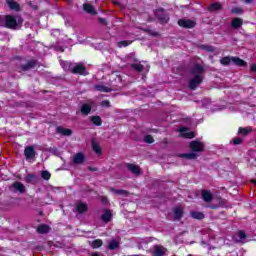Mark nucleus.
<instances>
[{
	"mask_svg": "<svg viewBox=\"0 0 256 256\" xmlns=\"http://www.w3.org/2000/svg\"><path fill=\"white\" fill-rule=\"evenodd\" d=\"M144 141L145 143H149V144L155 143V139L153 138L152 135H149V134L144 137Z\"/></svg>",
	"mask_w": 256,
	"mask_h": 256,
	"instance_id": "ea45409f",
	"label": "nucleus"
},
{
	"mask_svg": "<svg viewBox=\"0 0 256 256\" xmlns=\"http://www.w3.org/2000/svg\"><path fill=\"white\" fill-rule=\"evenodd\" d=\"M73 163H81V161H75V162H73Z\"/></svg>",
	"mask_w": 256,
	"mask_h": 256,
	"instance_id": "4d7b16f0",
	"label": "nucleus"
},
{
	"mask_svg": "<svg viewBox=\"0 0 256 256\" xmlns=\"http://www.w3.org/2000/svg\"><path fill=\"white\" fill-rule=\"evenodd\" d=\"M208 207H210V209H217V206H215V205H211V206H208Z\"/></svg>",
	"mask_w": 256,
	"mask_h": 256,
	"instance_id": "864d4df0",
	"label": "nucleus"
},
{
	"mask_svg": "<svg viewBox=\"0 0 256 256\" xmlns=\"http://www.w3.org/2000/svg\"><path fill=\"white\" fill-rule=\"evenodd\" d=\"M42 179H45L46 181H49L51 179V173H49V171H43L42 172Z\"/></svg>",
	"mask_w": 256,
	"mask_h": 256,
	"instance_id": "a19ab883",
	"label": "nucleus"
},
{
	"mask_svg": "<svg viewBox=\"0 0 256 256\" xmlns=\"http://www.w3.org/2000/svg\"><path fill=\"white\" fill-rule=\"evenodd\" d=\"M232 63H234V65H236L237 67H247V63L245 62V60L239 57L232 56Z\"/></svg>",
	"mask_w": 256,
	"mask_h": 256,
	"instance_id": "a211bd4d",
	"label": "nucleus"
},
{
	"mask_svg": "<svg viewBox=\"0 0 256 256\" xmlns=\"http://www.w3.org/2000/svg\"><path fill=\"white\" fill-rule=\"evenodd\" d=\"M178 25L179 27H182V29H194V27L197 25V22L191 19H179Z\"/></svg>",
	"mask_w": 256,
	"mask_h": 256,
	"instance_id": "39448f33",
	"label": "nucleus"
},
{
	"mask_svg": "<svg viewBox=\"0 0 256 256\" xmlns=\"http://www.w3.org/2000/svg\"><path fill=\"white\" fill-rule=\"evenodd\" d=\"M26 183H31L32 185H35V183H37V176H35L34 174L27 175Z\"/></svg>",
	"mask_w": 256,
	"mask_h": 256,
	"instance_id": "473e14b6",
	"label": "nucleus"
},
{
	"mask_svg": "<svg viewBox=\"0 0 256 256\" xmlns=\"http://www.w3.org/2000/svg\"><path fill=\"white\" fill-rule=\"evenodd\" d=\"M91 109H93V102L91 104L84 103V104H82V106L80 108V112L82 115L87 117V115H89V113H91Z\"/></svg>",
	"mask_w": 256,
	"mask_h": 256,
	"instance_id": "9d476101",
	"label": "nucleus"
},
{
	"mask_svg": "<svg viewBox=\"0 0 256 256\" xmlns=\"http://www.w3.org/2000/svg\"><path fill=\"white\" fill-rule=\"evenodd\" d=\"M100 201L103 205H109V199L107 198V196L100 197Z\"/></svg>",
	"mask_w": 256,
	"mask_h": 256,
	"instance_id": "a18cd8bd",
	"label": "nucleus"
},
{
	"mask_svg": "<svg viewBox=\"0 0 256 256\" xmlns=\"http://www.w3.org/2000/svg\"><path fill=\"white\" fill-rule=\"evenodd\" d=\"M102 105H103L104 107H110V102H109V100H104V101H102Z\"/></svg>",
	"mask_w": 256,
	"mask_h": 256,
	"instance_id": "de8ad7c7",
	"label": "nucleus"
},
{
	"mask_svg": "<svg viewBox=\"0 0 256 256\" xmlns=\"http://www.w3.org/2000/svg\"><path fill=\"white\" fill-rule=\"evenodd\" d=\"M255 0H245V3H253Z\"/></svg>",
	"mask_w": 256,
	"mask_h": 256,
	"instance_id": "5fc2aeb1",
	"label": "nucleus"
},
{
	"mask_svg": "<svg viewBox=\"0 0 256 256\" xmlns=\"http://www.w3.org/2000/svg\"><path fill=\"white\" fill-rule=\"evenodd\" d=\"M19 23H23V19L15 18L13 15H5L3 20H0V27H6V29H17Z\"/></svg>",
	"mask_w": 256,
	"mask_h": 256,
	"instance_id": "f03ea898",
	"label": "nucleus"
},
{
	"mask_svg": "<svg viewBox=\"0 0 256 256\" xmlns=\"http://www.w3.org/2000/svg\"><path fill=\"white\" fill-rule=\"evenodd\" d=\"M92 149H93L94 153L96 155H98V157H100V155H103V149H101V146L99 145V143L93 141L92 142Z\"/></svg>",
	"mask_w": 256,
	"mask_h": 256,
	"instance_id": "5701e85b",
	"label": "nucleus"
},
{
	"mask_svg": "<svg viewBox=\"0 0 256 256\" xmlns=\"http://www.w3.org/2000/svg\"><path fill=\"white\" fill-rule=\"evenodd\" d=\"M189 139H193V132H191L190 134H188Z\"/></svg>",
	"mask_w": 256,
	"mask_h": 256,
	"instance_id": "603ef678",
	"label": "nucleus"
},
{
	"mask_svg": "<svg viewBox=\"0 0 256 256\" xmlns=\"http://www.w3.org/2000/svg\"><path fill=\"white\" fill-rule=\"evenodd\" d=\"M126 167L130 173H133V175H141V167L131 163H127Z\"/></svg>",
	"mask_w": 256,
	"mask_h": 256,
	"instance_id": "ddd939ff",
	"label": "nucleus"
},
{
	"mask_svg": "<svg viewBox=\"0 0 256 256\" xmlns=\"http://www.w3.org/2000/svg\"><path fill=\"white\" fill-rule=\"evenodd\" d=\"M103 246V240L101 239H96L92 242V249H99V247H102Z\"/></svg>",
	"mask_w": 256,
	"mask_h": 256,
	"instance_id": "f704fd0d",
	"label": "nucleus"
},
{
	"mask_svg": "<svg viewBox=\"0 0 256 256\" xmlns=\"http://www.w3.org/2000/svg\"><path fill=\"white\" fill-rule=\"evenodd\" d=\"M191 217L193 219H205V214H203L202 212H191Z\"/></svg>",
	"mask_w": 256,
	"mask_h": 256,
	"instance_id": "c9c22d12",
	"label": "nucleus"
},
{
	"mask_svg": "<svg viewBox=\"0 0 256 256\" xmlns=\"http://www.w3.org/2000/svg\"><path fill=\"white\" fill-rule=\"evenodd\" d=\"M90 121L95 125L96 127H101L103 125V119L99 115L91 116Z\"/></svg>",
	"mask_w": 256,
	"mask_h": 256,
	"instance_id": "6ab92c4d",
	"label": "nucleus"
},
{
	"mask_svg": "<svg viewBox=\"0 0 256 256\" xmlns=\"http://www.w3.org/2000/svg\"><path fill=\"white\" fill-rule=\"evenodd\" d=\"M76 211L80 215H83V213H87V211H89V206L87 205V203L78 202L76 204Z\"/></svg>",
	"mask_w": 256,
	"mask_h": 256,
	"instance_id": "9b49d317",
	"label": "nucleus"
},
{
	"mask_svg": "<svg viewBox=\"0 0 256 256\" xmlns=\"http://www.w3.org/2000/svg\"><path fill=\"white\" fill-rule=\"evenodd\" d=\"M221 9H223V4L219 2H214L208 7V11H210V13H213L215 11H221Z\"/></svg>",
	"mask_w": 256,
	"mask_h": 256,
	"instance_id": "dca6fc26",
	"label": "nucleus"
},
{
	"mask_svg": "<svg viewBox=\"0 0 256 256\" xmlns=\"http://www.w3.org/2000/svg\"><path fill=\"white\" fill-rule=\"evenodd\" d=\"M131 68L134 69V71H137L138 73H142L143 69H145L143 64L139 63H132Z\"/></svg>",
	"mask_w": 256,
	"mask_h": 256,
	"instance_id": "2f4dec72",
	"label": "nucleus"
},
{
	"mask_svg": "<svg viewBox=\"0 0 256 256\" xmlns=\"http://www.w3.org/2000/svg\"><path fill=\"white\" fill-rule=\"evenodd\" d=\"M141 31H143L144 33H147V35H150V37H161V34L157 31H153L149 28H140Z\"/></svg>",
	"mask_w": 256,
	"mask_h": 256,
	"instance_id": "a878e982",
	"label": "nucleus"
},
{
	"mask_svg": "<svg viewBox=\"0 0 256 256\" xmlns=\"http://www.w3.org/2000/svg\"><path fill=\"white\" fill-rule=\"evenodd\" d=\"M89 171H97V168L95 167H88Z\"/></svg>",
	"mask_w": 256,
	"mask_h": 256,
	"instance_id": "8fccbe9b",
	"label": "nucleus"
},
{
	"mask_svg": "<svg viewBox=\"0 0 256 256\" xmlns=\"http://www.w3.org/2000/svg\"><path fill=\"white\" fill-rule=\"evenodd\" d=\"M7 4L12 11H20L21 9V6L14 0H7Z\"/></svg>",
	"mask_w": 256,
	"mask_h": 256,
	"instance_id": "b1692460",
	"label": "nucleus"
},
{
	"mask_svg": "<svg viewBox=\"0 0 256 256\" xmlns=\"http://www.w3.org/2000/svg\"><path fill=\"white\" fill-rule=\"evenodd\" d=\"M70 73H72V75H88L87 68H85L83 64H76L72 69H70Z\"/></svg>",
	"mask_w": 256,
	"mask_h": 256,
	"instance_id": "423d86ee",
	"label": "nucleus"
},
{
	"mask_svg": "<svg viewBox=\"0 0 256 256\" xmlns=\"http://www.w3.org/2000/svg\"><path fill=\"white\" fill-rule=\"evenodd\" d=\"M203 79H205L204 75H196L188 82V87L191 91H195L203 83Z\"/></svg>",
	"mask_w": 256,
	"mask_h": 256,
	"instance_id": "20e7f679",
	"label": "nucleus"
},
{
	"mask_svg": "<svg viewBox=\"0 0 256 256\" xmlns=\"http://www.w3.org/2000/svg\"><path fill=\"white\" fill-rule=\"evenodd\" d=\"M108 249L114 251V249H119V241L112 239L108 244Z\"/></svg>",
	"mask_w": 256,
	"mask_h": 256,
	"instance_id": "c756f323",
	"label": "nucleus"
},
{
	"mask_svg": "<svg viewBox=\"0 0 256 256\" xmlns=\"http://www.w3.org/2000/svg\"><path fill=\"white\" fill-rule=\"evenodd\" d=\"M56 133H59L60 135H63L64 137H71V135H73V130H71L69 128L62 127V126H57Z\"/></svg>",
	"mask_w": 256,
	"mask_h": 256,
	"instance_id": "1a4fd4ad",
	"label": "nucleus"
},
{
	"mask_svg": "<svg viewBox=\"0 0 256 256\" xmlns=\"http://www.w3.org/2000/svg\"><path fill=\"white\" fill-rule=\"evenodd\" d=\"M233 145H241L243 143V139L242 138H234L232 140Z\"/></svg>",
	"mask_w": 256,
	"mask_h": 256,
	"instance_id": "c03bdc74",
	"label": "nucleus"
},
{
	"mask_svg": "<svg viewBox=\"0 0 256 256\" xmlns=\"http://www.w3.org/2000/svg\"><path fill=\"white\" fill-rule=\"evenodd\" d=\"M231 27L233 29H241L243 27V19L241 18H234L231 22Z\"/></svg>",
	"mask_w": 256,
	"mask_h": 256,
	"instance_id": "aec40b11",
	"label": "nucleus"
},
{
	"mask_svg": "<svg viewBox=\"0 0 256 256\" xmlns=\"http://www.w3.org/2000/svg\"><path fill=\"white\" fill-rule=\"evenodd\" d=\"M191 75L194 77L197 75H203L205 73V67L201 66V64L196 63L194 66L190 69Z\"/></svg>",
	"mask_w": 256,
	"mask_h": 256,
	"instance_id": "6e6552de",
	"label": "nucleus"
},
{
	"mask_svg": "<svg viewBox=\"0 0 256 256\" xmlns=\"http://www.w3.org/2000/svg\"><path fill=\"white\" fill-rule=\"evenodd\" d=\"M231 61H233V57H231V56H225V57L220 59V63L224 67H227L228 65H231Z\"/></svg>",
	"mask_w": 256,
	"mask_h": 256,
	"instance_id": "cd10ccee",
	"label": "nucleus"
},
{
	"mask_svg": "<svg viewBox=\"0 0 256 256\" xmlns=\"http://www.w3.org/2000/svg\"><path fill=\"white\" fill-rule=\"evenodd\" d=\"M202 199L205 203H211V201H213V194L211 191L202 190Z\"/></svg>",
	"mask_w": 256,
	"mask_h": 256,
	"instance_id": "4468645a",
	"label": "nucleus"
},
{
	"mask_svg": "<svg viewBox=\"0 0 256 256\" xmlns=\"http://www.w3.org/2000/svg\"><path fill=\"white\" fill-rule=\"evenodd\" d=\"M83 10L86 13H89V15H97V11L95 10V7L91 5L90 3L83 4Z\"/></svg>",
	"mask_w": 256,
	"mask_h": 256,
	"instance_id": "2eb2a0df",
	"label": "nucleus"
},
{
	"mask_svg": "<svg viewBox=\"0 0 256 256\" xmlns=\"http://www.w3.org/2000/svg\"><path fill=\"white\" fill-rule=\"evenodd\" d=\"M113 219V214L111 213V210H104V213L101 216V220L104 223H109Z\"/></svg>",
	"mask_w": 256,
	"mask_h": 256,
	"instance_id": "f3484780",
	"label": "nucleus"
},
{
	"mask_svg": "<svg viewBox=\"0 0 256 256\" xmlns=\"http://www.w3.org/2000/svg\"><path fill=\"white\" fill-rule=\"evenodd\" d=\"M203 49H205V51H208V53H213L215 51V47L211 45L203 46Z\"/></svg>",
	"mask_w": 256,
	"mask_h": 256,
	"instance_id": "37998d69",
	"label": "nucleus"
},
{
	"mask_svg": "<svg viewBox=\"0 0 256 256\" xmlns=\"http://www.w3.org/2000/svg\"><path fill=\"white\" fill-rule=\"evenodd\" d=\"M238 133H239V135H243L245 137V136L249 135V133H251V129L240 127L238 129Z\"/></svg>",
	"mask_w": 256,
	"mask_h": 256,
	"instance_id": "e433bc0d",
	"label": "nucleus"
},
{
	"mask_svg": "<svg viewBox=\"0 0 256 256\" xmlns=\"http://www.w3.org/2000/svg\"><path fill=\"white\" fill-rule=\"evenodd\" d=\"M111 191L113 193H115L116 195H121L122 197H127V195H129V192H127L126 190H123V189L111 188Z\"/></svg>",
	"mask_w": 256,
	"mask_h": 256,
	"instance_id": "7c9ffc66",
	"label": "nucleus"
},
{
	"mask_svg": "<svg viewBox=\"0 0 256 256\" xmlns=\"http://www.w3.org/2000/svg\"><path fill=\"white\" fill-rule=\"evenodd\" d=\"M165 253H167V248L163 247V246H155L154 247V255L155 256H163L165 255Z\"/></svg>",
	"mask_w": 256,
	"mask_h": 256,
	"instance_id": "412c9836",
	"label": "nucleus"
},
{
	"mask_svg": "<svg viewBox=\"0 0 256 256\" xmlns=\"http://www.w3.org/2000/svg\"><path fill=\"white\" fill-rule=\"evenodd\" d=\"M231 13L232 15H243V13H245V10H243V8L241 7H234L231 9Z\"/></svg>",
	"mask_w": 256,
	"mask_h": 256,
	"instance_id": "72a5a7b5",
	"label": "nucleus"
},
{
	"mask_svg": "<svg viewBox=\"0 0 256 256\" xmlns=\"http://www.w3.org/2000/svg\"><path fill=\"white\" fill-rule=\"evenodd\" d=\"M37 231L41 235H45V233H49V231H51V228L48 225L42 224L38 226Z\"/></svg>",
	"mask_w": 256,
	"mask_h": 256,
	"instance_id": "bb28decb",
	"label": "nucleus"
},
{
	"mask_svg": "<svg viewBox=\"0 0 256 256\" xmlns=\"http://www.w3.org/2000/svg\"><path fill=\"white\" fill-rule=\"evenodd\" d=\"M91 256H100V254H99V252H94V253H92Z\"/></svg>",
	"mask_w": 256,
	"mask_h": 256,
	"instance_id": "3c124183",
	"label": "nucleus"
},
{
	"mask_svg": "<svg viewBox=\"0 0 256 256\" xmlns=\"http://www.w3.org/2000/svg\"><path fill=\"white\" fill-rule=\"evenodd\" d=\"M174 217L179 221V219L183 217V208L181 207L174 208Z\"/></svg>",
	"mask_w": 256,
	"mask_h": 256,
	"instance_id": "c85d7f7f",
	"label": "nucleus"
},
{
	"mask_svg": "<svg viewBox=\"0 0 256 256\" xmlns=\"http://www.w3.org/2000/svg\"><path fill=\"white\" fill-rule=\"evenodd\" d=\"M154 17L157 18L160 25H167L169 23V12L165 8H158L154 10Z\"/></svg>",
	"mask_w": 256,
	"mask_h": 256,
	"instance_id": "7ed1b4c3",
	"label": "nucleus"
},
{
	"mask_svg": "<svg viewBox=\"0 0 256 256\" xmlns=\"http://www.w3.org/2000/svg\"><path fill=\"white\" fill-rule=\"evenodd\" d=\"M250 71H252V73H256V64H252L250 66Z\"/></svg>",
	"mask_w": 256,
	"mask_h": 256,
	"instance_id": "09e8293b",
	"label": "nucleus"
},
{
	"mask_svg": "<svg viewBox=\"0 0 256 256\" xmlns=\"http://www.w3.org/2000/svg\"><path fill=\"white\" fill-rule=\"evenodd\" d=\"M239 241H241V240H236V243H239Z\"/></svg>",
	"mask_w": 256,
	"mask_h": 256,
	"instance_id": "13d9d810",
	"label": "nucleus"
},
{
	"mask_svg": "<svg viewBox=\"0 0 256 256\" xmlns=\"http://www.w3.org/2000/svg\"><path fill=\"white\" fill-rule=\"evenodd\" d=\"M190 149L192 152L190 153H183V154H176V157H180V159H196L199 157L197 153H203L205 151V144L199 141H192L190 142Z\"/></svg>",
	"mask_w": 256,
	"mask_h": 256,
	"instance_id": "f257e3e1",
	"label": "nucleus"
},
{
	"mask_svg": "<svg viewBox=\"0 0 256 256\" xmlns=\"http://www.w3.org/2000/svg\"><path fill=\"white\" fill-rule=\"evenodd\" d=\"M39 62L37 59H31L26 62V64L20 65V71H31V69H35Z\"/></svg>",
	"mask_w": 256,
	"mask_h": 256,
	"instance_id": "0eeeda50",
	"label": "nucleus"
},
{
	"mask_svg": "<svg viewBox=\"0 0 256 256\" xmlns=\"http://www.w3.org/2000/svg\"><path fill=\"white\" fill-rule=\"evenodd\" d=\"M24 155L26 159H33V157L37 155V152H35V148L33 146H27L24 150Z\"/></svg>",
	"mask_w": 256,
	"mask_h": 256,
	"instance_id": "f8f14e48",
	"label": "nucleus"
},
{
	"mask_svg": "<svg viewBox=\"0 0 256 256\" xmlns=\"http://www.w3.org/2000/svg\"><path fill=\"white\" fill-rule=\"evenodd\" d=\"M12 187L15 189V191H18V193H25V185L19 181L14 182Z\"/></svg>",
	"mask_w": 256,
	"mask_h": 256,
	"instance_id": "4be33fe9",
	"label": "nucleus"
},
{
	"mask_svg": "<svg viewBox=\"0 0 256 256\" xmlns=\"http://www.w3.org/2000/svg\"><path fill=\"white\" fill-rule=\"evenodd\" d=\"M165 165H169V163L162 164V167H163L164 169H167V167H165Z\"/></svg>",
	"mask_w": 256,
	"mask_h": 256,
	"instance_id": "6e6d98bb",
	"label": "nucleus"
},
{
	"mask_svg": "<svg viewBox=\"0 0 256 256\" xmlns=\"http://www.w3.org/2000/svg\"><path fill=\"white\" fill-rule=\"evenodd\" d=\"M238 237H239L240 241H242V239L247 238V234L245 233V231L240 230V231H238Z\"/></svg>",
	"mask_w": 256,
	"mask_h": 256,
	"instance_id": "79ce46f5",
	"label": "nucleus"
},
{
	"mask_svg": "<svg viewBox=\"0 0 256 256\" xmlns=\"http://www.w3.org/2000/svg\"><path fill=\"white\" fill-rule=\"evenodd\" d=\"M72 161H85V154H83V152H79V153L75 154Z\"/></svg>",
	"mask_w": 256,
	"mask_h": 256,
	"instance_id": "4c0bfd02",
	"label": "nucleus"
},
{
	"mask_svg": "<svg viewBox=\"0 0 256 256\" xmlns=\"http://www.w3.org/2000/svg\"><path fill=\"white\" fill-rule=\"evenodd\" d=\"M132 43H133V41H131V40H123V41L118 42V47L119 48L129 47V45H131Z\"/></svg>",
	"mask_w": 256,
	"mask_h": 256,
	"instance_id": "58836bf2",
	"label": "nucleus"
},
{
	"mask_svg": "<svg viewBox=\"0 0 256 256\" xmlns=\"http://www.w3.org/2000/svg\"><path fill=\"white\" fill-rule=\"evenodd\" d=\"M99 23H101L102 25H107V20L105 18H99L98 19Z\"/></svg>",
	"mask_w": 256,
	"mask_h": 256,
	"instance_id": "49530a36",
	"label": "nucleus"
},
{
	"mask_svg": "<svg viewBox=\"0 0 256 256\" xmlns=\"http://www.w3.org/2000/svg\"><path fill=\"white\" fill-rule=\"evenodd\" d=\"M94 89L100 91V93H111L112 89L105 85H95Z\"/></svg>",
	"mask_w": 256,
	"mask_h": 256,
	"instance_id": "393cba45",
	"label": "nucleus"
}]
</instances>
